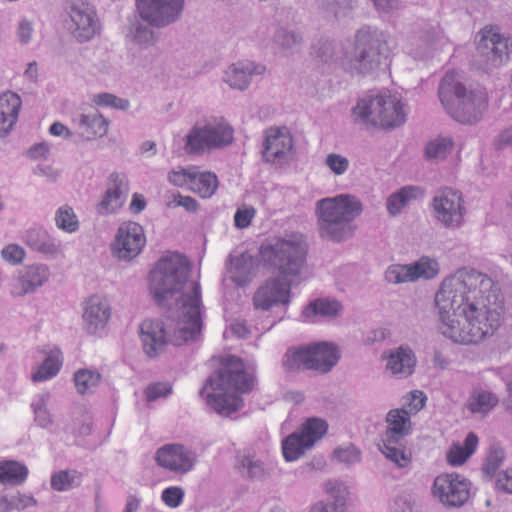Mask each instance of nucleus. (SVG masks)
<instances>
[{"label":"nucleus","instance_id":"nucleus-47","mask_svg":"<svg viewBox=\"0 0 512 512\" xmlns=\"http://www.w3.org/2000/svg\"><path fill=\"white\" fill-rule=\"evenodd\" d=\"M55 224L58 229L67 233H74L79 229L78 217L69 205H63L56 210Z\"/></svg>","mask_w":512,"mask_h":512},{"label":"nucleus","instance_id":"nucleus-53","mask_svg":"<svg viewBox=\"0 0 512 512\" xmlns=\"http://www.w3.org/2000/svg\"><path fill=\"white\" fill-rule=\"evenodd\" d=\"M419 39L421 41V48L426 51L434 47L438 42H441L443 37L438 25L425 24L423 29L419 32Z\"/></svg>","mask_w":512,"mask_h":512},{"label":"nucleus","instance_id":"nucleus-2","mask_svg":"<svg viewBox=\"0 0 512 512\" xmlns=\"http://www.w3.org/2000/svg\"><path fill=\"white\" fill-rule=\"evenodd\" d=\"M191 263L179 254L163 256L150 272L149 289L159 304L169 299L175 300L173 312L181 317V336L177 342L185 340L197 331L201 324L203 306L201 287L196 280L189 279Z\"/></svg>","mask_w":512,"mask_h":512},{"label":"nucleus","instance_id":"nucleus-39","mask_svg":"<svg viewBox=\"0 0 512 512\" xmlns=\"http://www.w3.org/2000/svg\"><path fill=\"white\" fill-rule=\"evenodd\" d=\"M341 308V304L336 300L317 299L305 307L303 317L309 321L317 316L335 317L340 313Z\"/></svg>","mask_w":512,"mask_h":512},{"label":"nucleus","instance_id":"nucleus-37","mask_svg":"<svg viewBox=\"0 0 512 512\" xmlns=\"http://www.w3.org/2000/svg\"><path fill=\"white\" fill-rule=\"evenodd\" d=\"M478 445V437L470 432L464 444H453L446 454L447 462L452 466L462 465L475 451Z\"/></svg>","mask_w":512,"mask_h":512},{"label":"nucleus","instance_id":"nucleus-57","mask_svg":"<svg viewBox=\"0 0 512 512\" xmlns=\"http://www.w3.org/2000/svg\"><path fill=\"white\" fill-rule=\"evenodd\" d=\"M1 257L4 261L12 265H18L25 259L26 252L20 245L11 243L3 247Z\"/></svg>","mask_w":512,"mask_h":512},{"label":"nucleus","instance_id":"nucleus-23","mask_svg":"<svg viewBox=\"0 0 512 512\" xmlns=\"http://www.w3.org/2000/svg\"><path fill=\"white\" fill-rule=\"evenodd\" d=\"M291 279L278 276L269 279L254 295L256 308L268 310L277 304H287L290 296Z\"/></svg>","mask_w":512,"mask_h":512},{"label":"nucleus","instance_id":"nucleus-61","mask_svg":"<svg viewBox=\"0 0 512 512\" xmlns=\"http://www.w3.org/2000/svg\"><path fill=\"white\" fill-rule=\"evenodd\" d=\"M426 399L427 398L422 391H412L405 397L403 408L409 412V415L416 414L425 406Z\"/></svg>","mask_w":512,"mask_h":512},{"label":"nucleus","instance_id":"nucleus-51","mask_svg":"<svg viewBox=\"0 0 512 512\" xmlns=\"http://www.w3.org/2000/svg\"><path fill=\"white\" fill-rule=\"evenodd\" d=\"M195 168L196 166H178L169 172L168 181L174 186L187 187L190 189V184L192 183Z\"/></svg>","mask_w":512,"mask_h":512},{"label":"nucleus","instance_id":"nucleus-46","mask_svg":"<svg viewBox=\"0 0 512 512\" xmlns=\"http://www.w3.org/2000/svg\"><path fill=\"white\" fill-rule=\"evenodd\" d=\"M61 364L58 353H50L37 370L32 373V380L43 382L54 377L59 372Z\"/></svg>","mask_w":512,"mask_h":512},{"label":"nucleus","instance_id":"nucleus-6","mask_svg":"<svg viewBox=\"0 0 512 512\" xmlns=\"http://www.w3.org/2000/svg\"><path fill=\"white\" fill-rule=\"evenodd\" d=\"M439 98L448 113L461 123L477 122L487 107L485 91L482 88L467 91L453 72L446 73L443 77L439 86Z\"/></svg>","mask_w":512,"mask_h":512},{"label":"nucleus","instance_id":"nucleus-10","mask_svg":"<svg viewBox=\"0 0 512 512\" xmlns=\"http://www.w3.org/2000/svg\"><path fill=\"white\" fill-rule=\"evenodd\" d=\"M387 51L382 33L361 29L356 35L354 52L344 64L345 69L351 74H370L380 67Z\"/></svg>","mask_w":512,"mask_h":512},{"label":"nucleus","instance_id":"nucleus-21","mask_svg":"<svg viewBox=\"0 0 512 512\" xmlns=\"http://www.w3.org/2000/svg\"><path fill=\"white\" fill-rule=\"evenodd\" d=\"M159 466L177 473L185 474L191 471L197 461L196 453L181 444H167L156 452Z\"/></svg>","mask_w":512,"mask_h":512},{"label":"nucleus","instance_id":"nucleus-33","mask_svg":"<svg viewBox=\"0 0 512 512\" xmlns=\"http://www.w3.org/2000/svg\"><path fill=\"white\" fill-rule=\"evenodd\" d=\"M256 269V259L248 253H243L231 260V279L238 286H242L256 275Z\"/></svg>","mask_w":512,"mask_h":512},{"label":"nucleus","instance_id":"nucleus-50","mask_svg":"<svg viewBox=\"0 0 512 512\" xmlns=\"http://www.w3.org/2000/svg\"><path fill=\"white\" fill-rule=\"evenodd\" d=\"M356 0H318V8L324 12L333 14L335 17L345 15L352 9Z\"/></svg>","mask_w":512,"mask_h":512},{"label":"nucleus","instance_id":"nucleus-30","mask_svg":"<svg viewBox=\"0 0 512 512\" xmlns=\"http://www.w3.org/2000/svg\"><path fill=\"white\" fill-rule=\"evenodd\" d=\"M386 430L382 438L404 440L412 429L409 412L405 408L392 409L386 415Z\"/></svg>","mask_w":512,"mask_h":512},{"label":"nucleus","instance_id":"nucleus-44","mask_svg":"<svg viewBox=\"0 0 512 512\" xmlns=\"http://www.w3.org/2000/svg\"><path fill=\"white\" fill-rule=\"evenodd\" d=\"M453 142L447 137H437L429 141L425 147V155L428 160L439 162L444 160L452 151Z\"/></svg>","mask_w":512,"mask_h":512},{"label":"nucleus","instance_id":"nucleus-27","mask_svg":"<svg viewBox=\"0 0 512 512\" xmlns=\"http://www.w3.org/2000/svg\"><path fill=\"white\" fill-rule=\"evenodd\" d=\"M22 240L30 249L47 257L56 258L63 254L61 242L42 227L29 228L24 232Z\"/></svg>","mask_w":512,"mask_h":512},{"label":"nucleus","instance_id":"nucleus-5","mask_svg":"<svg viewBox=\"0 0 512 512\" xmlns=\"http://www.w3.org/2000/svg\"><path fill=\"white\" fill-rule=\"evenodd\" d=\"M307 243L302 234L291 232L267 238L259 248L260 261L283 279L301 275L306 265Z\"/></svg>","mask_w":512,"mask_h":512},{"label":"nucleus","instance_id":"nucleus-41","mask_svg":"<svg viewBox=\"0 0 512 512\" xmlns=\"http://www.w3.org/2000/svg\"><path fill=\"white\" fill-rule=\"evenodd\" d=\"M152 27L153 26L149 25L147 22L135 21L131 24L129 36L136 45L141 48H149L154 46L158 41V36Z\"/></svg>","mask_w":512,"mask_h":512},{"label":"nucleus","instance_id":"nucleus-9","mask_svg":"<svg viewBox=\"0 0 512 512\" xmlns=\"http://www.w3.org/2000/svg\"><path fill=\"white\" fill-rule=\"evenodd\" d=\"M180 318L178 313L171 311L170 317L165 322L147 319L141 323L139 326V337L143 351L148 357L155 358L162 354L168 343L179 346L198 337L202 329V323L199 329L193 332L191 337L177 342V338L182 334L181 326H184V323H180Z\"/></svg>","mask_w":512,"mask_h":512},{"label":"nucleus","instance_id":"nucleus-62","mask_svg":"<svg viewBox=\"0 0 512 512\" xmlns=\"http://www.w3.org/2000/svg\"><path fill=\"white\" fill-rule=\"evenodd\" d=\"M167 206L171 209L183 207L188 212H196L198 210L199 204L193 197L183 196L177 193L174 194L168 201Z\"/></svg>","mask_w":512,"mask_h":512},{"label":"nucleus","instance_id":"nucleus-14","mask_svg":"<svg viewBox=\"0 0 512 512\" xmlns=\"http://www.w3.org/2000/svg\"><path fill=\"white\" fill-rule=\"evenodd\" d=\"M431 209L434 219L446 229L455 230L464 224L467 211L463 195L458 190L444 188L437 191Z\"/></svg>","mask_w":512,"mask_h":512},{"label":"nucleus","instance_id":"nucleus-4","mask_svg":"<svg viewBox=\"0 0 512 512\" xmlns=\"http://www.w3.org/2000/svg\"><path fill=\"white\" fill-rule=\"evenodd\" d=\"M361 200L352 194H339L318 200L315 206L319 235L334 242L350 238L353 222L362 214Z\"/></svg>","mask_w":512,"mask_h":512},{"label":"nucleus","instance_id":"nucleus-38","mask_svg":"<svg viewBox=\"0 0 512 512\" xmlns=\"http://www.w3.org/2000/svg\"><path fill=\"white\" fill-rule=\"evenodd\" d=\"M28 476V468L17 461L8 460L0 462V483L20 485Z\"/></svg>","mask_w":512,"mask_h":512},{"label":"nucleus","instance_id":"nucleus-36","mask_svg":"<svg viewBox=\"0 0 512 512\" xmlns=\"http://www.w3.org/2000/svg\"><path fill=\"white\" fill-rule=\"evenodd\" d=\"M217 188L218 178L214 173L209 171H200L198 167L195 168L189 190L198 194L202 198H210L214 195Z\"/></svg>","mask_w":512,"mask_h":512},{"label":"nucleus","instance_id":"nucleus-34","mask_svg":"<svg viewBox=\"0 0 512 512\" xmlns=\"http://www.w3.org/2000/svg\"><path fill=\"white\" fill-rule=\"evenodd\" d=\"M303 36L299 31L280 27L275 31L273 44L283 54L290 55L299 50Z\"/></svg>","mask_w":512,"mask_h":512},{"label":"nucleus","instance_id":"nucleus-64","mask_svg":"<svg viewBox=\"0 0 512 512\" xmlns=\"http://www.w3.org/2000/svg\"><path fill=\"white\" fill-rule=\"evenodd\" d=\"M496 488L505 493L512 494V467L500 471L496 475Z\"/></svg>","mask_w":512,"mask_h":512},{"label":"nucleus","instance_id":"nucleus-49","mask_svg":"<svg viewBox=\"0 0 512 512\" xmlns=\"http://www.w3.org/2000/svg\"><path fill=\"white\" fill-rule=\"evenodd\" d=\"M239 467L241 473L251 479H262L266 475L264 464L253 457L243 456L239 461Z\"/></svg>","mask_w":512,"mask_h":512},{"label":"nucleus","instance_id":"nucleus-52","mask_svg":"<svg viewBox=\"0 0 512 512\" xmlns=\"http://www.w3.org/2000/svg\"><path fill=\"white\" fill-rule=\"evenodd\" d=\"M385 279L392 284H401L413 282L409 264L401 265L394 264L390 265L385 271Z\"/></svg>","mask_w":512,"mask_h":512},{"label":"nucleus","instance_id":"nucleus-24","mask_svg":"<svg viewBox=\"0 0 512 512\" xmlns=\"http://www.w3.org/2000/svg\"><path fill=\"white\" fill-rule=\"evenodd\" d=\"M129 192L128 179L123 173L113 172L107 182V190L97 205V212L105 215L116 212L124 204Z\"/></svg>","mask_w":512,"mask_h":512},{"label":"nucleus","instance_id":"nucleus-40","mask_svg":"<svg viewBox=\"0 0 512 512\" xmlns=\"http://www.w3.org/2000/svg\"><path fill=\"white\" fill-rule=\"evenodd\" d=\"M498 403V397L492 392L477 389L474 390L467 402V408L472 413L486 414Z\"/></svg>","mask_w":512,"mask_h":512},{"label":"nucleus","instance_id":"nucleus-22","mask_svg":"<svg viewBox=\"0 0 512 512\" xmlns=\"http://www.w3.org/2000/svg\"><path fill=\"white\" fill-rule=\"evenodd\" d=\"M385 361V371L397 379L411 376L417 365L415 352L408 345H400L382 354Z\"/></svg>","mask_w":512,"mask_h":512},{"label":"nucleus","instance_id":"nucleus-13","mask_svg":"<svg viewBox=\"0 0 512 512\" xmlns=\"http://www.w3.org/2000/svg\"><path fill=\"white\" fill-rule=\"evenodd\" d=\"M512 41L497 27H485L477 35L476 52L479 65L485 69L499 67L509 58Z\"/></svg>","mask_w":512,"mask_h":512},{"label":"nucleus","instance_id":"nucleus-26","mask_svg":"<svg viewBox=\"0 0 512 512\" xmlns=\"http://www.w3.org/2000/svg\"><path fill=\"white\" fill-rule=\"evenodd\" d=\"M111 308L108 301L98 295H93L85 302L83 321L86 331L96 334L102 331L110 319Z\"/></svg>","mask_w":512,"mask_h":512},{"label":"nucleus","instance_id":"nucleus-15","mask_svg":"<svg viewBox=\"0 0 512 512\" xmlns=\"http://www.w3.org/2000/svg\"><path fill=\"white\" fill-rule=\"evenodd\" d=\"M471 483L457 473L439 474L431 487L432 496L446 507H461L470 497Z\"/></svg>","mask_w":512,"mask_h":512},{"label":"nucleus","instance_id":"nucleus-19","mask_svg":"<svg viewBox=\"0 0 512 512\" xmlns=\"http://www.w3.org/2000/svg\"><path fill=\"white\" fill-rule=\"evenodd\" d=\"M49 267L43 263L26 265L19 269L8 284L9 295L12 298H23L35 293L50 279Z\"/></svg>","mask_w":512,"mask_h":512},{"label":"nucleus","instance_id":"nucleus-63","mask_svg":"<svg viewBox=\"0 0 512 512\" xmlns=\"http://www.w3.org/2000/svg\"><path fill=\"white\" fill-rule=\"evenodd\" d=\"M171 392V386L166 383H154L145 390L147 401H154L160 397H166Z\"/></svg>","mask_w":512,"mask_h":512},{"label":"nucleus","instance_id":"nucleus-48","mask_svg":"<svg viewBox=\"0 0 512 512\" xmlns=\"http://www.w3.org/2000/svg\"><path fill=\"white\" fill-rule=\"evenodd\" d=\"M81 474L76 470H61L51 476L52 489L62 492L79 485Z\"/></svg>","mask_w":512,"mask_h":512},{"label":"nucleus","instance_id":"nucleus-12","mask_svg":"<svg viewBox=\"0 0 512 512\" xmlns=\"http://www.w3.org/2000/svg\"><path fill=\"white\" fill-rule=\"evenodd\" d=\"M65 12L67 29L78 42H87L99 33V18L87 0H66Z\"/></svg>","mask_w":512,"mask_h":512},{"label":"nucleus","instance_id":"nucleus-43","mask_svg":"<svg viewBox=\"0 0 512 512\" xmlns=\"http://www.w3.org/2000/svg\"><path fill=\"white\" fill-rule=\"evenodd\" d=\"M49 400L50 394L42 393L36 395L31 403L34 420L42 428H49L53 424L52 415L47 408Z\"/></svg>","mask_w":512,"mask_h":512},{"label":"nucleus","instance_id":"nucleus-32","mask_svg":"<svg viewBox=\"0 0 512 512\" xmlns=\"http://www.w3.org/2000/svg\"><path fill=\"white\" fill-rule=\"evenodd\" d=\"M403 441L382 438L381 444H379V450L385 458L400 469L409 468L412 462L411 452L406 448Z\"/></svg>","mask_w":512,"mask_h":512},{"label":"nucleus","instance_id":"nucleus-11","mask_svg":"<svg viewBox=\"0 0 512 512\" xmlns=\"http://www.w3.org/2000/svg\"><path fill=\"white\" fill-rule=\"evenodd\" d=\"M339 358L340 352L336 345L320 342L288 349L283 358V366L288 371L313 370L325 374L337 364Z\"/></svg>","mask_w":512,"mask_h":512},{"label":"nucleus","instance_id":"nucleus-8","mask_svg":"<svg viewBox=\"0 0 512 512\" xmlns=\"http://www.w3.org/2000/svg\"><path fill=\"white\" fill-rule=\"evenodd\" d=\"M233 128L223 118L198 120L183 138L187 155L200 156L206 152L223 149L233 142Z\"/></svg>","mask_w":512,"mask_h":512},{"label":"nucleus","instance_id":"nucleus-17","mask_svg":"<svg viewBox=\"0 0 512 512\" xmlns=\"http://www.w3.org/2000/svg\"><path fill=\"white\" fill-rule=\"evenodd\" d=\"M327 428V423L320 418L308 419L299 432H294L283 440L284 458L287 461L297 460L325 435Z\"/></svg>","mask_w":512,"mask_h":512},{"label":"nucleus","instance_id":"nucleus-25","mask_svg":"<svg viewBox=\"0 0 512 512\" xmlns=\"http://www.w3.org/2000/svg\"><path fill=\"white\" fill-rule=\"evenodd\" d=\"M264 71L265 67L262 64L239 60L225 69L223 81L232 89L244 91L250 86L253 78L262 75Z\"/></svg>","mask_w":512,"mask_h":512},{"label":"nucleus","instance_id":"nucleus-35","mask_svg":"<svg viewBox=\"0 0 512 512\" xmlns=\"http://www.w3.org/2000/svg\"><path fill=\"white\" fill-rule=\"evenodd\" d=\"M423 195L421 188L417 186H405L397 192L390 195L387 200V211L391 216H396L402 209L407 206L412 200H415Z\"/></svg>","mask_w":512,"mask_h":512},{"label":"nucleus","instance_id":"nucleus-55","mask_svg":"<svg viewBox=\"0 0 512 512\" xmlns=\"http://www.w3.org/2000/svg\"><path fill=\"white\" fill-rule=\"evenodd\" d=\"M390 512H420V510L414 496L400 493L392 500Z\"/></svg>","mask_w":512,"mask_h":512},{"label":"nucleus","instance_id":"nucleus-60","mask_svg":"<svg viewBox=\"0 0 512 512\" xmlns=\"http://www.w3.org/2000/svg\"><path fill=\"white\" fill-rule=\"evenodd\" d=\"M255 215L256 209L253 206L243 204L235 212L234 224L238 229L247 228L251 224Z\"/></svg>","mask_w":512,"mask_h":512},{"label":"nucleus","instance_id":"nucleus-29","mask_svg":"<svg viewBox=\"0 0 512 512\" xmlns=\"http://www.w3.org/2000/svg\"><path fill=\"white\" fill-rule=\"evenodd\" d=\"M22 101L18 94L7 91L0 95V137L8 135L16 124Z\"/></svg>","mask_w":512,"mask_h":512},{"label":"nucleus","instance_id":"nucleus-7","mask_svg":"<svg viewBox=\"0 0 512 512\" xmlns=\"http://www.w3.org/2000/svg\"><path fill=\"white\" fill-rule=\"evenodd\" d=\"M352 116L357 123L393 129L405 123L407 113L397 95L379 93L360 99L352 109Z\"/></svg>","mask_w":512,"mask_h":512},{"label":"nucleus","instance_id":"nucleus-20","mask_svg":"<svg viewBox=\"0 0 512 512\" xmlns=\"http://www.w3.org/2000/svg\"><path fill=\"white\" fill-rule=\"evenodd\" d=\"M146 243L144 229L136 222H125L117 230L113 249L119 259L138 256Z\"/></svg>","mask_w":512,"mask_h":512},{"label":"nucleus","instance_id":"nucleus-59","mask_svg":"<svg viewBox=\"0 0 512 512\" xmlns=\"http://www.w3.org/2000/svg\"><path fill=\"white\" fill-rule=\"evenodd\" d=\"M326 166L337 176L343 175L349 168V160L340 154L330 153L325 158Z\"/></svg>","mask_w":512,"mask_h":512},{"label":"nucleus","instance_id":"nucleus-16","mask_svg":"<svg viewBox=\"0 0 512 512\" xmlns=\"http://www.w3.org/2000/svg\"><path fill=\"white\" fill-rule=\"evenodd\" d=\"M185 0H136L140 18L155 28H165L182 17Z\"/></svg>","mask_w":512,"mask_h":512},{"label":"nucleus","instance_id":"nucleus-18","mask_svg":"<svg viewBox=\"0 0 512 512\" xmlns=\"http://www.w3.org/2000/svg\"><path fill=\"white\" fill-rule=\"evenodd\" d=\"M293 138L286 127H271L264 132L262 157L265 162L282 166L294 154Z\"/></svg>","mask_w":512,"mask_h":512},{"label":"nucleus","instance_id":"nucleus-3","mask_svg":"<svg viewBox=\"0 0 512 512\" xmlns=\"http://www.w3.org/2000/svg\"><path fill=\"white\" fill-rule=\"evenodd\" d=\"M254 385L252 373L246 371L242 360L229 356L222 368L209 379L210 392L206 401L211 409L221 416H229L243 406L238 393L249 392Z\"/></svg>","mask_w":512,"mask_h":512},{"label":"nucleus","instance_id":"nucleus-45","mask_svg":"<svg viewBox=\"0 0 512 512\" xmlns=\"http://www.w3.org/2000/svg\"><path fill=\"white\" fill-rule=\"evenodd\" d=\"M101 381V374L95 370L79 369L74 374V382L78 393L92 392Z\"/></svg>","mask_w":512,"mask_h":512},{"label":"nucleus","instance_id":"nucleus-54","mask_svg":"<svg viewBox=\"0 0 512 512\" xmlns=\"http://www.w3.org/2000/svg\"><path fill=\"white\" fill-rule=\"evenodd\" d=\"M333 457L337 462L351 466L361 461V452L355 446L347 445L335 449Z\"/></svg>","mask_w":512,"mask_h":512},{"label":"nucleus","instance_id":"nucleus-42","mask_svg":"<svg viewBox=\"0 0 512 512\" xmlns=\"http://www.w3.org/2000/svg\"><path fill=\"white\" fill-rule=\"evenodd\" d=\"M413 282L419 279H433L439 273V263L436 259L423 256L419 260L409 264Z\"/></svg>","mask_w":512,"mask_h":512},{"label":"nucleus","instance_id":"nucleus-56","mask_svg":"<svg viewBox=\"0 0 512 512\" xmlns=\"http://www.w3.org/2000/svg\"><path fill=\"white\" fill-rule=\"evenodd\" d=\"M93 102L98 106L111 107L118 110H127L130 103L127 99L117 97L111 93H99L93 96Z\"/></svg>","mask_w":512,"mask_h":512},{"label":"nucleus","instance_id":"nucleus-1","mask_svg":"<svg viewBox=\"0 0 512 512\" xmlns=\"http://www.w3.org/2000/svg\"><path fill=\"white\" fill-rule=\"evenodd\" d=\"M441 333L455 343L476 344L501 324L503 301L493 280L462 268L442 281L435 295Z\"/></svg>","mask_w":512,"mask_h":512},{"label":"nucleus","instance_id":"nucleus-28","mask_svg":"<svg viewBox=\"0 0 512 512\" xmlns=\"http://www.w3.org/2000/svg\"><path fill=\"white\" fill-rule=\"evenodd\" d=\"M78 134L85 140H93L105 136L109 122L97 111L79 113L72 119Z\"/></svg>","mask_w":512,"mask_h":512},{"label":"nucleus","instance_id":"nucleus-31","mask_svg":"<svg viewBox=\"0 0 512 512\" xmlns=\"http://www.w3.org/2000/svg\"><path fill=\"white\" fill-rule=\"evenodd\" d=\"M327 501H318L310 507L309 512H345L348 491L343 484L328 483Z\"/></svg>","mask_w":512,"mask_h":512},{"label":"nucleus","instance_id":"nucleus-58","mask_svg":"<svg viewBox=\"0 0 512 512\" xmlns=\"http://www.w3.org/2000/svg\"><path fill=\"white\" fill-rule=\"evenodd\" d=\"M185 492L179 486H170L161 493V500L170 508L179 507L184 499Z\"/></svg>","mask_w":512,"mask_h":512}]
</instances>
